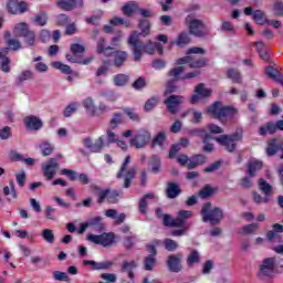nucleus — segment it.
I'll return each mask as SVG.
<instances>
[{"mask_svg":"<svg viewBox=\"0 0 283 283\" xmlns=\"http://www.w3.org/2000/svg\"><path fill=\"white\" fill-rule=\"evenodd\" d=\"M127 43L132 48L134 61L138 62L140 59H143V52H146V54H154L157 42L149 41L147 44H145L140 40V34H138V31H134L128 38Z\"/></svg>","mask_w":283,"mask_h":283,"instance_id":"obj_1","label":"nucleus"},{"mask_svg":"<svg viewBox=\"0 0 283 283\" xmlns=\"http://www.w3.org/2000/svg\"><path fill=\"white\" fill-rule=\"evenodd\" d=\"M185 25L188 28L189 33L192 36H197L198 39H205V36H209V29H207V24L198 18L193 13L188 14L185 18Z\"/></svg>","mask_w":283,"mask_h":283,"instance_id":"obj_2","label":"nucleus"},{"mask_svg":"<svg viewBox=\"0 0 283 283\" xmlns=\"http://www.w3.org/2000/svg\"><path fill=\"white\" fill-rule=\"evenodd\" d=\"M201 218L203 222H210L212 227H216L224 220V211L220 207L212 208L211 202H206L201 208Z\"/></svg>","mask_w":283,"mask_h":283,"instance_id":"obj_3","label":"nucleus"},{"mask_svg":"<svg viewBox=\"0 0 283 283\" xmlns=\"http://www.w3.org/2000/svg\"><path fill=\"white\" fill-rule=\"evenodd\" d=\"M242 138L243 132L242 128H239L231 135H221L219 137H214V140L221 145V147H224L226 151L233 154V151L238 149V143H240Z\"/></svg>","mask_w":283,"mask_h":283,"instance_id":"obj_4","label":"nucleus"},{"mask_svg":"<svg viewBox=\"0 0 283 283\" xmlns=\"http://www.w3.org/2000/svg\"><path fill=\"white\" fill-rule=\"evenodd\" d=\"M132 163V156H126L125 160L123 161L116 178L120 179L124 178L123 188L129 189L132 187V180L136 178V174H138V167L133 166L127 170V167H129V164Z\"/></svg>","mask_w":283,"mask_h":283,"instance_id":"obj_5","label":"nucleus"},{"mask_svg":"<svg viewBox=\"0 0 283 283\" xmlns=\"http://www.w3.org/2000/svg\"><path fill=\"white\" fill-rule=\"evenodd\" d=\"M207 113L212 116V118H217L218 120H222L223 118H233V116H238V109L233 106H224L221 102H214L207 109Z\"/></svg>","mask_w":283,"mask_h":283,"instance_id":"obj_6","label":"nucleus"},{"mask_svg":"<svg viewBox=\"0 0 283 283\" xmlns=\"http://www.w3.org/2000/svg\"><path fill=\"white\" fill-rule=\"evenodd\" d=\"M149 140H151V133L145 128H142L137 130L135 137L130 139V145L136 147V149H143V147L148 145Z\"/></svg>","mask_w":283,"mask_h":283,"instance_id":"obj_7","label":"nucleus"},{"mask_svg":"<svg viewBox=\"0 0 283 283\" xmlns=\"http://www.w3.org/2000/svg\"><path fill=\"white\" fill-rule=\"evenodd\" d=\"M182 260H185L182 252L168 255L166 261L168 271H170V273H180V271H182Z\"/></svg>","mask_w":283,"mask_h":283,"instance_id":"obj_8","label":"nucleus"},{"mask_svg":"<svg viewBox=\"0 0 283 283\" xmlns=\"http://www.w3.org/2000/svg\"><path fill=\"white\" fill-rule=\"evenodd\" d=\"M87 240L101 247H112L114 244V233L88 234Z\"/></svg>","mask_w":283,"mask_h":283,"instance_id":"obj_9","label":"nucleus"},{"mask_svg":"<svg viewBox=\"0 0 283 283\" xmlns=\"http://www.w3.org/2000/svg\"><path fill=\"white\" fill-rule=\"evenodd\" d=\"M185 103V96L182 95H169L165 101L164 104L167 107L169 114L176 115L178 114V109L180 105Z\"/></svg>","mask_w":283,"mask_h":283,"instance_id":"obj_10","label":"nucleus"},{"mask_svg":"<svg viewBox=\"0 0 283 283\" xmlns=\"http://www.w3.org/2000/svg\"><path fill=\"white\" fill-rule=\"evenodd\" d=\"M7 10L9 14H25L30 10V6L25 1L8 0Z\"/></svg>","mask_w":283,"mask_h":283,"instance_id":"obj_11","label":"nucleus"},{"mask_svg":"<svg viewBox=\"0 0 283 283\" xmlns=\"http://www.w3.org/2000/svg\"><path fill=\"white\" fill-rule=\"evenodd\" d=\"M188 64L189 67L200 69L207 65V60L205 57H197L187 55L185 57H180L177 60V65H185Z\"/></svg>","mask_w":283,"mask_h":283,"instance_id":"obj_12","label":"nucleus"},{"mask_svg":"<svg viewBox=\"0 0 283 283\" xmlns=\"http://www.w3.org/2000/svg\"><path fill=\"white\" fill-rule=\"evenodd\" d=\"M260 273L265 277H272L275 273V258H266L260 264Z\"/></svg>","mask_w":283,"mask_h":283,"instance_id":"obj_13","label":"nucleus"},{"mask_svg":"<svg viewBox=\"0 0 283 283\" xmlns=\"http://www.w3.org/2000/svg\"><path fill=\"white\" fill-rule=\"evenodd\" d=\"M59 161L55 158H51L48 164L42 168L43 176L46 177V180H52L59 171Z\"/></svg>","mask_w":283,"mask_h":283,"instance_id":"obj_14","label":"nucleus"},{"mask_svg":"<svg viewBox=\"0 0 283 283\" xmlns=\"http://www.w3.org/2000/svg\"><path fill=\"white\" fill-rule=\"evenodd\" d=\"M23 123L27 129H31L33 132H39V129L43 127V120L34 115L24 117Z\"/></svg>","mask_w":283,"mask_h":283,"instance_id":"obj_15","label":"nucleus"},{"mask_svg":"<svg viewBox=\"0 0 283 283\" xmlns=\"http://www.w3.org/2000/svg\"><path fill=\"white\" fill-rule=\"evenodd\" d=\"M83 264L85 266H92L93 271H107V269H112L114 266V262L112 261L96 262L84 260Z\"/></svg>","mask_w":283,"mask_h":283,"instance_id":"obj_16","label":"nucleus"},{"mask_svg":"<svg viewBox=\"0 0 283 283\" xmlns=\"http://www.w3.org/2000/svg\"><path fill=\"white\" fill-rule=\"evenodd\" d=\"M179 193H182V190L180 189V185L178 182H168L166 188V196L170 200H174L175 198H178Z\"/></svg>","mask_w":283,"mask_h":283,"instance_id":"obj_17","label":"nucleus"},{"mask_svg":"<svg viewBox=\"0 0 283 283\" xmlns=\"http://www.w3.org/2000/svg\"><path fill=\"white\" fill-rule=\"evenodd\" d=\"M138 264H136V261H124L122 263L120 273H127L129 280H134V269H136Z\"/></svg>","mask_w":283,"mask_h":283,"instance_id":"obj_18","label":"nucleus"},{"mask_svg":"<svg viewBox=\"0 0 283 283\" xmlns=\"http://www.w3.org/2000/svg\"><path fill=\"white\" fill-rule=\"evenodd\" d=\"M34 80V72L30 70L22 71L15 78V85L21 87L25 81H33Z\"/></svg>","mask_w":283,"mask_h":283,"instance_id":"obj_19","label":"nucleus"},{"mask_svg":"<svg viewBox=\"0 0 283 283\" xmlns=\"http://www.w3.org/2000/svg\"><path fill=\"white\" fill-rule=\"evenodd\" d=\"M148 166L150 167V171L153 174H160L163 169V161L160 160V157H158V155H155L150 157Z\"/></svg>","mask_w":283,"mask_h":283,"instance_id":"obj_20","label":"nucleus"},{"mask_svg":"<svg viewBox=\"0 0 283 283\" xmlns=\"http://www.w3.org/2000/svg\"><path fill=\"white\" fill-rule=\"evenodd\" d=\"M86 223L88 224L90 229H93V231H98L99 233L105 229L103 218L101 217L91 218Z\"/></svg>","mask_w":283,"mask_h":283,"instance_id":"obj_21","label":"nucleus"},{"mask_svg":"<svg viewBox=\"0 0 283 283\" xmlns=\"http://www.w3.org/2000/svg\"><path fill=\"white\" fill-rule=\"evenodd\" d=\"M138 4L135 1L127 2L126 4L123 6L122 12L125 14V17H134L136 12H138Z\"/></svg>","mask_w":283,"mask_h":283,"instance_id":"obj_22","label":"nucleus"},{"mask_svg":"<svg viewBox=\"0 0 283 283\" xmlns=\"http://www.w3.org/2000/svg\"><path fill=\"white\" fill-rule=\"evenodd\" d=\"M207 163V157L205 155H195L189 159L188 169H196V167H200V165H205Z\"/></svg>","mask_w":283,"mask_h":283,"instance_id":"obj_23","label":"nucleus"},{"mask_svg":"<svg viewBox=\"0 0 283 283\" xmlns=\"http://www.w3.org/2000/svg\"><path fill=\"white\" fill-rule=\"evenodd\" d=\"M265 74L271 78L272 81H275V83H280L282 81L283 75L280 72V70L273 67V66H268L265 67Z\"/></svg>","mask_w":283,"mask_h":283,"instance_id":"obj_24","label":"nucleus"},{"mask_svg":"<svg viewBox=\"0 0 283 283\" xmlns=\"http://www.w3.org/2000/svg\"><path fill=\"white\" fill-rule=\"evenodd\" d=\"M129 54L125 51H116L114 54V65L115 67H123L125 64V61H127V57Z\"/></svg>","mask_w":283,"mask_h":283,"instance_id":"obj_25","label":"nucleus"},{"mask_svg":"<svg viewBox=\"0 0 283 283\" xmlns=\"http://www.w3.org/2000/svg\"><path fill=\"white\" fill-rule=\"evenodd\" d=\"M263 164L262 161H258V160H253L248 163V176H250V178H253L255 176L256 171H260V169H262Z\"/></svg>","mask_w":283,"mask_h":283,"instance_id":"obj_26","label":"nucleus"},{"mask_svg":"<svg viewBox=\"0 0 283 283\" xmlns=\"http://www.w3.org/2000/svg\"><path fill=\"white\" fill-rule=\"evenodd\" d=\"M277 132V124L269 122L266 125H263L259 128L260 136H266V134H275Z\"/></svg>","mask_w":283,"mask_h":283,"instance_id":"obj_27","label":"nucleus"},{"mask_svg":"<svg viewBox=\"0 0 283 283\" xmlns=\"http://www.w3.org/2000/svg\"><path fill=\"white\" fill-rule=\"evenodd\" d=\"M29 32H30V29L28 28V23H25V22H20L18 24H15V27L13 29L14 36L24 38L27 35V33H29Z\"/></svg>","mask_w":283,"mask_h":283,"instance_id":"obj_28","label":"nucleus"},{"mask_svg":"<svg viewBox=\"0 0 283 283\" xmlns=\"http://www.w3.org/2000/svg\"><path fill=\"white\" fill-rule=\"evenodd\" d=\"M280 149H282V146L277 145V139H270L268 142V147H266L268 156H275V154H277V151H280Z\"/></svg>","mask_w":283,"mask_h":283,"instance_id":"obj_29","label":"nucleus"},{"mask_svg":"<svg viewBox=\"0 0 283 283\" xmlns=\"http://www.w3.org/2000/svg\"><path fill=\"white\" fill-rule=\"evenodd\" d=\"M252 19L259 25H264V23H269V19L266 18V13L262 10H255L253 12Z\"/></svg>","mask_w":283,"mask_h":283,"instance_id":"obj_30","label":"nucleus"},{"mask_svg":"<svg viewBox=\"0 0 283 283\" xmlns=\"http://www.w3.org/2000/svg\"><path fill=\"white\" fill-rule=\"evenodd\" d=\"M138 28L142 30V32H138L139 36H149V32L151 30L149 20H139Z\"/></svg>","mask_w":283,"mask_h":283,"instance_id":"obj_31","label":"nucleus"},{"mask_svg":"<svg viewBox=\"0 0 283 283\" xmlns=\"http://www.w3.org/2000/svg\"><path fill=\"white\" fill-rule=\"evenodd\" d=\"M122 109H123L124 114H126V116H128L129 120H133V123H140V120H142L140 114H138V112H136V109L129 108V107H124Z\"/></svg>","mask_w":283,"mask_h":283,"instance_id":"obj_32","label":"nucleus"},{"mask_svg":"<svg viewBox=\"0 0 283 283\" xmlns=\"http://www.w3.org/2000/svg\"><path fill=\"white\" fill-rule=\"evenodd\" d=\"M103 147H107V145L105 144V136H101L98 139L95 140V143H93L91 151L93 154H101V151H103Z\"/></svg>","mask_w":283,"mask_h":283,"instance_id":"obj_33","label":"nucleus"},{"mask_svg":"<svg viewBox=\"0 0 283 283\" xmlns=\"http://www.w3.org/2000/svg\"><path fill=\"white\" fill-rule=\"evenodd\" d=\"M158 103H160V96L158 95L151 96L149 99L146 101L144 105L145 112H151L154 108H156Z\"/></svg>","mask_w":283,"mask_h":283,"instance_id":"obj_34","label":"nucleus"},{"mask_svg":"<svg viewBox=\"0 0 283 283\" xmlns=\"http://www.w3.org/2000/svg\"><path fill=\"white\" fill-rule=\"evenodd\" d=\"M187 264L191 269L193 264H200V252L198 250H192L190 255L187 258Z\"/></svg>","mask_w":283,"mask_h":283,"instance_id":"obj_35","label":"nucleus"},{"mask_svg":"<svg viewBox=\"0 0 283 283\" xmlns=\"http://www.w3.org/2000/svg\"><path fill=\"white\" fill-rule=\"evenodd\" d=\"M4 39H7V44L10 50H13V52L21 50V42L19 40L10 39V32L4 33Z\"/></svg>","mask_w":283,"mask_h":283,"instance_id":"obj_36","label":"nucleus"},{"mask_svg":"<svg viewBox=\"0 0 283 283\" xmlns=\"http://www.w3.org/2000/svg\"><path fill=\"white\" fill-rule=\"evenodd\" d=\"M156 195L154 193H146L139 201V211L140 213H147V200H154Z\"/></svg>","mask_w":283,"mask_h":283,"instance_id":"obj_37","label":"nucleus"},{"mask_svg":"<svg viewBox=\"0 0 283 283\" xmlns=\"http://www.w3.org/2000/svg\"><path fill=\"white\" fill-rule=\"evenodd\" d=\"M125 123V117H123V113H114L113 118L109 120V125L112 129H116L118 125H123Z\"/></svg>","mask_w":283,"mask_h":283,"instance_id":"obj_38","label":"nucleus"},{"mask_svg":"<svg viewBox=\"0 0 283 283\" xmlns=\"http://www.w3.org/2000/svg\"><path fill=\"white\" fill-rule=\"evenodd\" d=\"M218 189L211 187L210 185H206L200 191H199V198H211L213 193H217Z\"/></svg>","mask_w":283,"mask_h":283,"instance_id":"obj_39","label":"nucleus"},{"mask_svg":"<svg viewBox=\"0 0 283 283\" xmlns=\"http://www.w3.org/2000/svg\"><path fill=\"white\" fill-rule=\"evenodd\" d=\"M120 193H123L120 190H109L107 197L108 205H118V201L120 200Z\"/></svg>","mask_w":283,"mask_h":283,"instance_id":"obj_40","label":"nucleus"},{"mask_svg":"<svg viewBox=\"0 0 283 283\" xmlns=\"http://www.w3.org/2000/svg\"><path fill=\"white\" fill-rule=\"evenodd\" d=\"M165 140H167V134L165 132H160L154 137L151 147H163V145H165Z\"/></svg>","mask_w":283,"mask_h":283,"instance_id":"obj_41","label":"nucleus"},{"mask_svg":"<svg viewBox=\"0 0 283 283\" xmlns=\"http://www.w3.org/2000/svg\"><path fill=\"white\" fill-rule=\"evenodd\" d=\"M259 188L266 197L273 193V186H271V184L266 182L264 179L259 180Z\"/></svg>","mask_w":283,"mask_h":283,"instance_id":"obj_42","label":"nucleus"},{"mask_svg":"<svg viewBox=\"0 0 283 283\" xmlns=\"http://www.w3.org/2000/svg\"><path fill=\"white\" fill-rule=\"evenodd\" d=\"M83 107H85L87 114L94 116L96 114V106L94 105V99L92 97H87L83 101Z\"/></svg>","mask_w":283,"mask_h":283,"instance_id":"obj_43","label":"nucleus"},{"mask_svg":"<svg viewBox=\"0 0 283 283\" xmlns=\"http://www.w3.org/2000/svg\"><path fill=\"white\" fill-rule=\"evenodd\" d=\"M57 6L62 10H74V8H76V0H59Z\"/></svg>","mask_w":283,"mask_h":283,"instance_id":"obj_44","label":"nucleus"},{"mask_svg":"<svg viewBox=\"0 0 283 283\" xmlns=\"http://www.w3.org/2000/svg\"><path fill=\"white\" fill-rule=\"evenodd\" d=\"M228 78H231L233 83H242V75L240 71L235 69H229L227 73Z\"/></svg>","mask_w":283,"mask_h":283,"instance_id":"obj_45","label":"nucleus"},{"mask_svg":"<svg viewBox=\"0 0 283 283\" xmlns=\"http://www.w3.org/2000/svg\"><path fill=\"white\" fill-rule=\"evenodd\" d=\"M40 149L42 151V156H51V154L54 151V145H52L50 142H42L40 144Z\"/></svg>","mask_w":283,"mask_h":283,"instance_id":"obj_46","label":"nucleus"},{"mask_svg":"<svg viewBox=\"0 0 283 283\" xmlns=\"http://www.w3.org/2000/svg\"><path fill=\"white\" fill-rule=\"evenodd\" d=\"M191 39L189 38V33L182 32L178 35L176 45L179 48H185V45L189 44Z\"/></svg>","mask_w":283,"mask_h":283,"instance_id":"obj_47","label":"nucleus"},{"mask_svg":"<svg viewBox=\"0 0 283 283\" xmlns=\"http://www.w3.org/2000/svg\"><path fill=\"white\" fill-rule=\"evenodd\" d=\"M66 61L70 63H78L80 65H90L94 61V57H86L84 60H77L76 57L72 56L71 54H66Z\"/></svg>","mask_w":283,"mask_h":283,"instance_id":"obj_48","label":"nucleus"},{"mask_svg":"<svg viewBox=\"0 0 283 283\" xmlns=\"http://www.w3.org/2000/svg\"><path fill=\"white\" fill-rule=\"evenodd\" d=\"M128 81H129V76L125 74H117L114 76V84L117 87H123L127 85Z\"/></svg>","mask_w":283,"mask_h":283,"instance_id":"obj_49","label":"nucleus"},{"mask_svg":"<svg viewBox=\"0 0 283 283\" xmlns=\"http://www.w3.org/2000/svg\"><path fill=\"white\" fill-rule=\"evenodd\" d=\"M52 67L60 70L62 74H72V67H70L67 64H63L62 62H53Z\"/></svg>","mask_w":283,"mask_h":283,"instance_id":"obj_50","label":"nucleus"},{"mask_svg":"<svg viewBox=\"0 0 283 283\" xmlns=\"http://www.w3.org/2000/svg\"><path fill=\"white\" fill-rule=\"evenodd\" d=\"M196 94H198L199 96H201V98H207L209 96H211V90L206 88L205 84H199L196 90H195Z\"/></svg>","mask_w":283,"mask_h":283,"instance_id":"obj_51","label":"nucleus"},{"mask_svg":"<svg viewBox=\"0 0 283 283\" xmlns=\"http://www.w3.org/2000/svg\"><path fill=\"white\" fill-rule=\"evenodd\" d=\"M80 104L77 102H73L69 104L64 109V116L65 118H70L72 114H75L76 109H78Z\"/></svg>","mask_w":283,"mask_h":283,"instance_id":"obj_52","label":"nucleus"},{"mask_svg":"<svg viewBox=\"0 0 283 283\" xmlns=\"http://www.w3.org/2000/svg\"><path fill=\"white\" fill-rule=\"evenodd\" d=\"M154 266H156V258L148 255L144 259V269L145 271H154Z\"/></svg>","mask_w":283,"mask_h":283,"instance_id":"obj_53","label":"nucleus"},{"mask_svg":"<svg viewBox=\"0 0 283 283\" xmlns=\"http://www.w3.org/2000/svg\"><path fill=\"white\" fill-rule=\"evenodd\" d=\"M52 275L55 282H70V276H67V273L65 272L54 271Z\"/></svg>","mask_w":283,"mask_h":283,"instance_id":"obj_54","label":"nucleus"},{"mask_svg":"<svg viewBox=\"0 0 283 283\" xmlns=\"http://www.w3.org/2000/svg\"><path fill=\"white\" fill-rule=\"evenodd\" d=\"M220 30L221 32H228V34H235V27L230 21H223Z\"/></svg>","mask_w":283,"mask_h":283,"instance_id":"obj_55","label":"nucleus"},{"mask_svg":"<svg viewBox=\"0 0 283 283\" xmlns=\"http://www.w3.org/2000/svg\"><path fill=\"white\" fill-rule=\"evenodd\" d=\"M260 229V223H250L242 228V232L245 233V235H249L251 233H255Z\"/></svg>","mask_w":283,"mask_h":283,"instance_id":"obj_56","label":"nucleus"},{"mask_svg":"<svg viewBox=\"0 0 283 283\" xmlns=\"http://www.w3.org/2000/svg\"><path fill=\"white\" fill-rule=\"evenodd\" d=\"M164 247L166 251L174 252L178 249V242H176L174 239H166L164 241Z\"/></svg>","mask_w":283,"mask_h":283,"instance_id":"obj_57","label":"nucleus"},{"mask_svg":"<svg viewBox=\"0 0 283 283\" xmlns=\"http://www.w3.org/2000/svg\"><path fill=\"white\" fill-rule=\"evenodd\" d=\"M182 72H185V66H177L175 69H171L168 72V76H172L174 78H176V81H180V74H182Z\"/></svg>","mask_w":283,"mask_h":283,"instance_id":"obj_58","label":"nucleus"},{"mask_svg":"<svg viewBox=\"0 0 283 283\" xmlns=\"http://www.w3.org/2000/svg\"><path fill=\"white\" fill-rule=\"evenodd\" d=\"M49 20L48 13H39L34 18L36 25H46Z\"/></svg>","mask_w":283,"mask_h":283,"instance_id":"obj_59","label":"nucleus"},{"mask_svg":"<svg viewBox=\"0 0 283 283\" xmlns=\"http://www.w3.org/2000/svg\"><path fill=\"white\" fill-rule=\"evenodd\" d=\"M0 70L4 74L10 73V57H0Z\"/></svg>","mask_w":283,"mask_h":283,"instance_id":"obj_60","label":"nucleus"},{"mask_svg":"<svg viewBox=\"0 0 283 283\" xmlns=\"http://www.w3.org/2000/svg\"><path fill=\"white\" fill-rule=\"evenodd\" d=\"M42 238L45 240V242H49V244H54V232L50 229H44L42 231Z\"/></svg>","mask_w":283,"mask_h":283,"instance_id":"obj_61","label":"nucleus"},{"mask_svg":"<svg viewBox=\"0 0 283 283\" xmlns=\"http://www.w3.org/2000/svg\"><path fill=\"white\" fill-rule=\"evenodd\" d=\"M71 52L73 56H78V54L85 52V46L83 44L74 43L71 45Z\"/></svg>","mask_w":283,"mask_h":283,"instance_id":"obj_62","label":"nucleus"},{"mask_svg":"<svg viewBox=\"0 0 283 283\" xmlns=\"http://www.w3.org/2000/svg\"><path fill=\"white\" fill-rule=\"evenodd\" d=\"M24 43H27V45L32 46L34 45V42L36 41V34L34 33V31H29L27 33V35H24Z\"/></svg>","mask_w":283,"mask_h":283,"instance_id":"obj_63","label":"nucleus"},{"mask_svg":"<svg viewBox=\"0 0 283 283\" xmlns=\"http://www.w3.org/2000/svg\"><path fill=\"white\" fill-rule=\"evenodd\" d=\"M273 12H274L275 17H283V2L282 1L274 2Z\"/></svg>","mask_w":283,"mask_h":283,"instance_id":"obj_64","label":"nucleus"}]
</instances>
